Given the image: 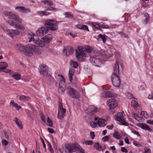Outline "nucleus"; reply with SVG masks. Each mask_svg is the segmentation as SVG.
I'll list each match as a JSON object with an SVG mask.
<instances>
[{
  "label": "nucleus",
  "mask_w": 153,
  "mask_h": 153,
  "mask_svg": "<svg viewBox=\"0 0 153 153\" xmlns=\"http://www.w3.org/2000/svg\"><path fill=\"white\" fill-rule=\"evenodd\" d=\"M92 50L93 52H96V54L94 56H90V61L93 65L95 66H99V65L102 62V61H105L106 59L110 57L107 54V52L101 51L99 53V48L97 49L96 47H93Z\"/></svg>",
  "instance_id": "1"
},
{
  "label": "nucleus",
  "mask_w": 153,
  "mask_h": 153,
  "mask_svg": "<svg viewBox=\"0 0 153 153\" xmlns=\"http://www.w3.org/2000/svg\"><path fill=\"white\" fill-rule=\"evenodd\" d=\"M3 14L9 19L14 20L15 21L14 22L12 20L8 21L7 22L10 25L13 26L16 29L23 31L25 30V27L23 25L21 24H18L19 23H21L23 21L22 19L18 16L8 11L4 12Z\"/></svg>",
  "instance_id": "2"
},
{
  "label": "nucleus",
  "mask_w": 153,
  "mask_h": 153,
  "mask_svg": "<svg viewBox=\"0 0 153 153\" xmlns=\"http://www.w3.org/2000/svg\"><path fill=\"white\" fill-rule=\"evenodd\" d=\"M92 48L88 46H85V48L80 46L75 50L76 57L78 60L82 61L83 56L86 57V53H89L92 51Z\"/></svg>",
  "instance_id": "3"
},
{
  "label": "nucleus",
  "mask_w": 153,
  "mask_h": 153,
  "mask_svg": "<svg viewBox=\"0 0 153 153\" xmlns=\"http://www.w3.org/2000/svg\"><path fill=\"white\" fill-rule=\"evenodd\" d=\"M120 75L118 63L117 62L114 65V73L112 74L111 78L113 85L116 87H119L120 85Z\"/></svg>",
  "instance_id": "4"
},
{
  "label": "nucleus",
  "mask_w": 153,
  "mask_h": 153,
  "mask_svg": "<svg viewBox=\"0 0 153 153\" xmlns=\"http://www.w3.org/2000/svg\"><path fill=\"white\" fill-rule=\"evenodd\" d=\"M32 47H33V46H30V45L24 46L22 44H17L15 46V48L16 50L29 56V55H30L32 54V50L31 49L33 48Z\"/></svg>",
  "instance_id": "5"
},
{
  "label": "nucleus",
  "mask_w": 153,
  "mask_h": 153,
  "mask_svg": "<svg viewBox=\"0 0 153 153\" xmlns=\"http://www.w3.org/2000/svg\"><path fill=\"white\" fill-rule=\"evenodd\" d=\"M45 25L47 26L48 30L54 31L58 29V22L53 19H47L45 21Z\"/></svg>",
  "instance_id": "6"
},
{
  "label": "nucleus",
  "mask_w": 153,
  "mask_h": 153,
  "mask_svg": "<svg viewBox=\"0 0 153 153\" xmlns=\"http://www.w3.org/2000/svg\"><path fill=\"white\" fill-rule=\"evenodd\" d=\"M29 42L35 43L37 46L42 47L44 46L46 43H48L51 40V39H29Z\"/></svg>",
  "instance_id": "7"
},
{
  "label": "nucleus",
  "mask_w": 153,
  "mask_h": 153,
  "mask_svg": "<svg viewBox=\"0 0 153 153\" xmlns=\"http://www.w3.org/2000/svg\"><path fill=\"white\" fill-rule=\"evenodd\" d=\"M67 91L68 95L73 98L78 99L80 97L79 93L73 88L68 87L67 88Z\"/></svg>",
  "instance_id": "8"
},
{
  "label": "nucleus",
  "mask_w": 153,
  "mask_h": 153,
  "mask_svg": "<svg viewBox=\"0 0 153 153\" xmlns=\"http://www.w3.org/2000/svg\"><path fill=\"white\" fill-rule=\"evenodd\" d=\"M48 30L47 27H42L38 29L36 32V34L38 36H43L48 33Z\"/></svg>",
  "instance_id": "9"
},
{
  "label": "nucleus",
  "mask_w": 153,
  "mask_h": 153,
  "mask_svg": "<svg viewBox=\"0 0 153 153\" xmlns=\"http://www.w3.org/2000/svg\"><path fill=\"white\" fill-rule=\"evenodd\" d=\"M76 143L67 144L65 146V151L66 153H72L75 152Z\"/></svg>",
  "instance_id": "10"
},
{
  "label": "nucleus",
  "mask_w": 153,
  "mask_h": 153,
  "mask_svg": "<svg viewBox=\"0 0 153 153\" xmlns=\"http://www.w3.org/2000/svg\"><path fill=\"white\" fill-rule=\"evenodd\" d=\"M115 119L117 121H120V124L126 126H128V123L123 120L124 117L122 113L121 112L118 113L117 116H116V115Z\"/></svg>",
  "instance_id": "11"
},
{
  "label": "nucleus",
  "mask_w": 153,
  "mask_h": 153,
  "mask_svg": "<svg viewBox=\"0 0 153 153\" xmlns=\"http://www.w3.org/2000/svg\"><path fill=\"white\" fill-rule=\"evenodd\" d=\"M97 108L94 105H90L88 107V109L86 111V114L90 116H94V113L97 111Z\"/></svg>",
  "instance_id": "12"
},
{
  "label": "nucleus",
  "mask_w": 153,
  "mask_h": 153,
  "mask_svg": "<svg viewBox=\"0 0 153 153\" xmlns=\"http://www.w3.org/2000/svg\"><path fill=\"white\" fill-rule=\"evenodd\" d=\"M107 104L110 109L114 108L117 106L116 100L114 98L110 99L107 101Z\"/></svg>",
  "instance_id": "13"
},
{
  "label": "nucleus",
  "mask_w": 153,
  "mask_h": 153,
  "mask_svg": "<svg viewBox=\"0 0 153 153\" xmlns=\"http://www.w3.org/2000/svg\"><path fill=\"white\" fill-rule=\"evenodd\" d=\"M48 67L47 65H42L40 67V73L44 76H49L48 74Z\"/></svg>",
  "instance_id": "14"
},
{
  "label": "nucleus",
  "mask_w": 153,
  "mask_h": 153,
  "mask_svg": "<svg viewBox=\"0 0 153 153\" xmlns=\"http://www.w3.org/2000/svg\"><path fill=\"white\" fill-rule=\"evenodd\" d=\"M74 51V49L71 46H67L65 47L63 50V54L66 56H68L72 55Z\"/></svg>",
  "instance_id": "15"
},
{
  "label": "nucleus",
  "mask_w": 153,
  "mask_h": 153,
  "mask_svg": "<svg viewBox=\"0 0 153 153\" xmlns=\"http://www.w3.org/2000/svg\"><path fill=\"white\" fill-rule=\"evenodd\" d=\"M62 78V79L59 82L58 88L59 91H61V92H64L66 89V85L65 79L63 76Z\"/></svg>",
  "instance_id": "16"
},
{
  "label": "nucleus",
  "mask_w": 153,
  "mask_h": 153,
  "mask_svg": "<svg viewBox=\"0 0 153 153\" xmlns=\"http://www.w3.org/2000/svg\"><path fill=\"white\" fill-rule=\"evenodd\" d=\"M20 33V31L18 30L9 29L7 34L9 36L11 37H13Z\"/></svg>",
  "instance_id": "17"
},
{
  "label": "nucleus",
  "mask_w": 153,
  "mask_h": 153,
  "mask_svg": "<svg viewBox=\"0 0 153 153\" xmlns=\"http://www.w3.org/2000/svg\"><path fill=\"white\" fill-rule=\"evenodd\" d=\"M33 46V48H31V49L32 50L31 51V53L32 54L30 55H29V56H33V52H34L35 53L39 54L41 53L42 52V50L38 48L37 47H36L34 45L32 44H30V46Z\"/></svg>",
  "instance_id": "18"
},
{
  "label": "nucleus",
  "mask_w": 153,
  "mask_h": 153,
  "mask_svg": "<svg viewBox=\"0 0 153 153\" xmlns=\"http://www.w3.org/2000/svg\"><path fill=\"white\" fill-rule=\"evenodd\" d=\"M66 110L65 109L58 110L57 118L60 120L62 119L64 117L65 114L66 112Z\"/></svg>",
  "instance_id": "19"
},
{
  "label": "nucleus",
  "mask_w": 153,
  "mask_h": 153,
  "mask_svg": "<svg viewBox=\"0 0 153 153\" xmlns=\"http://www.w3.org/2000/svg\"><path fill=\"white\" fill-rule=\"evenodd\" d=\"M102 95L104 98L113 97L114 96V94L110 91H104L102 93Z\"/></svg>",
  "instance_id": "20"
},
{
  "label": "nucleus",
  "mask_w": 153,
  "mask_h": 153,
  "mask_svg": "<svg viewBox=\"0 0 153 153\" xmlns=\"http://www.w3.org/2000/svg\"><path fill=\"white\" fill-rule=\"evenodd\" d=\"M107 121L104 119L100 118L98 119L97 123L100 127H104L107 124Z\"/></svg>",
  "instance_id": "21"
},
{
  "label": "nucleus",
  "mask_w": 153,
  "mask_h": 153,
  "mask_svg": "<svg viewBox=\"0 0 153 153\" xmlns=\"http://www.w3.org/2000/svg\"><path fill=\"white\" fill-rule=\"evenodd\" d=\"M75 152L76 153H85L84 150L78 144L76 143L75 145Z\"/></svg>",
  "instance_id": "22"
},
{
  "label": "nucleus",
  "mask_w": 153,
  "mask_h": 153,
  "mask_svg": "<svg viewBox=\"0 0 153 153\" xmlns=\"http://www.w3.org/2000/svg\"><path fill=\"white\" fill-rule=\"evenodd\" d=\"M138 126L144 130H147L149 131H151L152 129L146 124L140 123L138 124Z\"/></svg>",
  "instance_id": "23"
},
{
  "label": "nucleus",
  "mask_w": 153,
  "mask_h": 153,
  "mask_svg": "<svg viewBox=\"0 0 153 153\" xmlns=\"http://www.w3.org/2000/svg\"><path fill=\"white\" fill-rule=\"evenodd\" d=\"M76 27L79 29L85 30L87 31H89L88 27L85 25L78 24L76 25Z\"/></svg>",
  "instance_id": "24"
},
{
  "label": "nucleus",
  "mask_w": 153,
  "mask_h": 153,
  "mask_svg": "<svg viewBox=\"0 0 153 153\" xmlns=\"http://www.w3.org/2000/svg\"><path fill=\"white\" fill-rule=\"evenodd\" d=\"M75 72V70L74 69L72 68H70L68 73V76L69 78V80L70 82H72L73 78L72 77L74 75Z\"/></svg>",
  "instance_id": "25"
},
{
  "label": "nucleus",
  "mask_w": 153,
  "mask_h": 153,
  "mask_svg": "<svg viewBox=\"0 0 153 153\" xmlns=\"http://www.w3.org/2000/svg\"><path fill=\"white\" fill-rule=\"evenodd\" d=\"M18 96L19 97V100L21 101H29L30 99L28 97L24 95H22Z\"/></svg>",
  "instance_id": "26"
},
{
  "label": "nucleus",
  "mask_w": 153,
  "mask_h": 153,
  "mask_svg": "<svg viewBox=\"0 0 153 153\" xmlns=\"http://www.w3.org/2000/svg\"><path fill=\"white\" fill-rule=\"evenodd\" d=\"M15 121L18 126L19 128L20 129H22V122L20 120H19L17 117H16L15 118Z\"/></svg>",
  "instance_id": "27"
},
{
  "label": "nucleus",
  "mask_w": 153,
  "mask_h": 153,
  "mask_svg": "<svg viewBox=\"0 0 153 153\" xmlns=\"http://www.w3.org/2000/svg\"><path fill=\"white\" fill-rule=\"evenodd\" d=\"M42 2L49 6H52L53 4L52 2L48 0H42Z\"/></svg>",
  "instance_id": "28"
},
{
  "label": "nucleus",
  "mask_w": 153,
  "mask_h": 153,
  "mask_svg": "<svg viewBox=\"0 0 153 153\" xmlns=\"http://www.w3.org/2000/svg\"><path fill=\"white\" fill-rule=\"evenodd\" d=\"M12 77L16 80H18L20 79L21 75L18 73L16 72L12 75Z\"/></svg>",
  "instance_id": "29"
},
{
  "label": "nucleus",
  "mask_w": 153,
  "mask_h": 153,
  "mask_svg": "<svg viewBox=\"0 0 153 153\" xmlns=\"http://www.w3.org/2000/svg\"><path fill=\"white\" fill-rule=\"evenodd\" d=\"M113 137L117 139H120L121 138L120 134H119L118 131H114Z\"/></svg>",
  "instance_id": "30"
},
{
  "label": "nucleus",
  "mask_w": 153,
  "mask_h": 153,
  "mask_svg": "<svg viewBox=\"0 0 153 153\" xmlns=\"http://www.w3.org/2000/svg\"><path fill=\"white\" fill-rule=\"evenodd\" d=\"M24 7L23 6H17L15 7V9L18 12L23 13L24 8Z\"/></svg>",
  "instance_id": "31"
},
{
  "label": "nucleus",
  "mask_w": 153,
  "mask_h": 153,
  "mask_svg": "<svg viewBox=\"0 0 153 153\" xmlns=\"http://www.w3.org/2000/svg\"><path fill=\"white\" fill-rule=\"evenodd\" d=\"M92 25L95 28L97 29H101V24L94 22L92 23Z\"/></svg>",
  "instance_id": "32"
},
{
  "label": "nucleus",
  "mask_w": 153,
  "mask_h": 153,
  "mask_svg": "<svg viewBox=\"0 0 153 153\" xmlns=\"http://www.w3.org/2000/svg\"><path fill=\"white\" fill-rule=\"evenodd\" d=\"M70 65L71 66L74 67L75 68H76L78 66L77 62L73 60H71L70 62Z\"/></svg>",
  "instance_id": "33"
},
{
  "label": "nucleus",
  "mask_w": 153,
  "mask_h": 153,
  "mask_svg": "<svg viewBox=\"0 0 153 153\" xmlns=\"http://www.w3.org/2000/svg\"><path fill=\"white\" fill-rule=\"evenodd\" d=\"M1 27L3 30L7 33L9 29L7 28L6 25L3 23H2L1 24Z\"/></svg>",
  "instance_id": "34"
},
{
  "label": "nucleus",
  "mask_w": 153,
  "mask_h": 153,
  "mask_svg": "<svg viewBox=\"0 0 153 153\" xmlns=\"http://www.w3.org/2000/svg\"><path fill=\"white\" fill-rule=\"evenodd\" d=\"M94 147L98 151H101L102 149L101 146H100L98 142H97L94 145Z\"/></svg>",
  "instance_id": "35"
},
{
  "label": "nucleus",
  "mask_w": 153,
  "mask_h": 153,
  "mask_svg": "<svg viewBox=\"0 0 153 153\" xmlns=\"http://www.w3.org/2000/svg\"><path fill=\"white\" fill-rule=\"evenodd\" d=\"M145 16L146 17V19L144 21L143 23L145 24H147L149 21V16L148 14H145Z\"/></svg>",
  "instance_id": "36"
},
{
  "label": "nucleus",
  "mask_w": 153,
  "mask_h": 153,
  "mask_svg": "<svg viewBox=\"0 0 153 153\" xmlns=\"http://www.w3.org/2000/svg\"><path fill=\"white\" fill-rule=\"evenodd\" d=\"M8 66L6 62H1L0 64V67H2L3 70L4 69Z\"/></svg>",
  "instance_id": "37"
},
{
  "label": "nucleus",
  "mask_w": 153,
  "mask_h": 153,
  "mask_svg": "<svg viewBox=\"0 0 153 153\" xmlns=\"http://www.w3.org/2000/svg\"><path fill=\"white\" fill-rule=\"evenodd\" d=\"M37 15L40 16H42L45 15L46 14H45V11H39L37 12Z\"/></svg>",
  "instance_id": "38"
},
{
  "label": "nucleus",
  "mask_w": 153,
  "mask_h": 153,
  "mask_svg": "<svg viewBox=\"0 0 153 153\" xmlns=\"http://www.w3.org/2000/svg\"><path fill=\"white\" fill-rule=\"evenodd\" d=\"M31 12V9L28 7H25L24 8L23 13H27Z\"/></svg>",
  "instance_id": "39"
},
{
  "label": "nucleus",
  "mask_w": 153,
  "mask_h": 153,
  "mask_svg": "<svg viewBox=\"0 0 153 153\" xmlns=\"http://www.w3.org/2000/svg\"><path fill=\"white\" fill-rule=\"evenodd\" d=\"M138 103L135 100H132L131 102V105L133 107H137L138 106Z\"/></svg>",
  "instance_id": "40"
},
{
  "label": "nucleus",
  "mask_w": 153,
  "mask_h": 153,
  "mask_svg": "<svg viewBox=\"0 0 153 153\" xmlns=\"http://www.w3.org/2000/svg\"><path fill=\"white\" fill-rule=\"evenodd\" d=\"M35 35V34L34 33L32 32H29L28 33V38H34Z\"/></svg>",
  "instance_id": "41"
},
{
  "label": "nucleus",
  "mask_w": 153,
  "mask_h": 153,
  "mask_svg": "<svg viewBox=\"0 0 153 153\" xmlns=\"http://www.w3.org/2000/svg\"><path fill=\"white\" fill-rule=\"evenodd\" d=\"M140 114L141 116H143L144 117L147 118L149 116L147 113L145 111H142L141 112Z\"/></svg>",
  "instance_id": "42"
},
{
  "label": "nucleus",
  "mask_w": 153,
  "mask_h": 153,
  "mask_svg": "<svg viewBox=\"0 0 153 153\" xmlns=\"http://www.w3.org/2000/svg\"><path fill=\"white\" fill-rule=\"evenodd\" d=\"M47 122L49 126L50 127H52L53 126V123L52 122L51 120L49 119V117L48 118Z\"/></svg>",
  "instance_id": "43"
},
{
  "label": "nucleus",
  "mask_w": 153,
  "mask_h": 153,
  "mask_svg": "<svg viewBox=\"0 0 153 153\" xmlns=\"http://www.w3.org/2000/svg\"><path fill=\"white\" fill-rule=\"evenodd\" d=\"M108 37L106 36L105 34L102 35L101 34H99L97 38H107Z\"/></svg>",
  "instance_id": "44"
},
{
  "label": "nucleus",
  "mask_w": 153,
  "mask_h": 153,
  "mask_svg": "<svg viewBox=\"0 0 153 153\" xmlns=\"http://www.w3.org/2000/svg\"><path fill=\"white\" fill-rule=\"evenodd\" d=\"M119 35L121 37L123 38H126L128 37L127 35L125 34L122 33V32H119Z\"/></svg>",
  "instance_id": "45"
},
{
  "label": "nucleus",
  "mask_w": 153,
  "mask_h": 153,
  "mask_svg": "<svg viewBox=\"0 0 153 153\" xmlns=\"http://www.w3.org/2000/svg\"><path fill=\"white\" fill-rule=\"evenodd\" d=\"M132 117L138 121H139L140 120V117L138 116L136 114H133L132 115Z\"/></svg>",
  "instance_id": "46"
},
{
  "label": "nucleus",
  "mask_w": 153,
  "mask_h": 153,
  "mask_svg": "<svg viewBox=\"0 0 153 153\" xmlns=\"http://www.w3.org/2000/svg\"><path fill=\"white\" fill-rule=\"evenodd\" d=\"M126 95L130 99L134 98L133 95L130 92H127L126 93Z\"/></svg>",
  "instance_id": "47"
},
{
  "label": "nucleus",
  "mask_w": 153,
  "mask_h": 153,
  "mask_svg": "<svg viewBox=\"0 0 153 153\" xmlns=\"http://www.w3.org/2000/svg\"><path fill=\"white\" fill-rule=\"evenodd\" d=\"M86 145H91L93 143L92 141L91 140H86L84 141Z\"/></svg>",
  "instance_id": "48"
},
{
  "label": "nucleus",
  "mask_w": 153,
  "mask_h": 153,
  "mask_svg": "<svg viewBox=\"0 0 153 153\" xmlns=\"http://www.w3.org/2000/svg\"><path fill=\"white\" fill-rule=\"evenodd\" d=\"M10 104L12 106L15 108L18 106V104L15 103L13 100L11 101L10 102Z\"/></svg>",
  "instance_id": "49"
},
{
  "label": "nucleus",
  "mask_w": 153,
  "mask_h": 153,
  "mask_svg": "<svg viewBox=\"0 0 153 153\" xmlns=\"http://www.w3.org/2000/svg\"><path fill=\"white\" fill-rule=\"evenodd\" d=\"M109 28V26L105 24H101V29L102 28L108 29Z\"/></svg>",
  "instance_id": "50"
},
{
  "label": "nucleus",
  "mask_w": 153,
  "mask_h": 153,
  "mask_svg": "<svg viewBox=\"0 0 153 153\" xmlns=\"http://www.w3.org/2000/svg\"><path fill=\"white\" fill-rule=\"evenodd\" d=\"M133 144L137 147H141L142 146L140 144L135 141L133 142Z\"/></svg>",
  "instance_id": "51"
},
{
  "label": "nucleus",
  "mask_w": 153,
  "mask_h": 153,
  "mask_svg": "<svg viewBox=\"0 0 153 153\" xmlns=\"http://www.w3.org/2000/svg\"><path fill=\"white\" fill-rule=\"evenodd\" d=\"M40 116L42 120L44 122L46 121L45 117L42 113L41 112L40 114Z\"/></svg>",
  "instance_id": "52"
},
{
  "label": "nucleus",
  "mask_w": 153,
  "mask_h": 153,
  "mask_svg": "<svg viewBox=\"0 0 153 153\" xmlns=\"http://www.w3.org/2000/svg\"><path fill=\"white\" fill-rule=\"evenodd\" d=\"M40 139L41 140L42 142V143H43V147L45 149V152H46L47 151V150H46V145L45 144L44 141L43 140L41 137H40Z\"/></svg>",
  "instance_id": "53"
},
{
  "label": "nucleus",
  "mask_w": 153,
  "mask_h": 153,
  "mask_svg": "<svg viewBox=\"0 0 153 153\" xmlns=\"http://www.w3.org/2000/svg\"><path fill=\"white\" fill-rule=\"evenodd\" d=\"M63 109H65V108H63V105L62 103L60 102L59 103V106H58V110H62Z\"/></svg>",
  "instance_id": "54"
},
{
  "label": "nucleus",
  "mask_w": 153,
  "mask_h": 153,
  "mask_svg": "<svg viewBox=\"0 0 153 153\" xmlns=\"http://www.w3.org/2000/svg\"><path fill=\"white\" fill-rule=\"evenodd\" d=\"M110 139V138L108 136H106L102 138V140L104 142Z\"/></svg>",
  "instance_id": "55"
},
{
  "label": "nucleus",
  "mask_w": 153,
  "mask_h": 153,
  "mask_svg": "<svg viewBox=\"0 0 153 153\" xmlns=\"http://www.w3.org/2000/svg\"><path fill=\"white\" fill-rule=\"evenodd\" d=\"M121 150L123 152H125V153H127L128 152L127 149L124 147H122Z\"/></svg>",
  "instance_id": "56"
},
{
  "label": "nucleus",
  "mask_w": 153,
  "mask_h": 153,
  "mask_svg": "<svg viewBox=\"0 0 153 153\" xmlns=\"http://www.w3.org/2000/svg\"><path fill=\"white\" fill-rule=\"evenodd\" d=\"M90 124L91 126L93 128H95L96 127V124L93 121L91 122Z\"/></svg>",
  "instance_id": "57"
},
{
  "label": "nucleus",
  "mask_w": 153,
  "mask_h": 153,
  "mask_svg": "<svg viewBox=\"0 0 153 153\" xmlns=\"http://www.w3.org/2000/svg\"><path fill=\"white\" fill-rule=\"evenodd\" d=\"M47 10L49 11L53 10L55 11L57 10L55 8L52 7H48L47 9Z\"/></svg>",
  "instance_id": "58"
},
{
  "label": "nucleus",
  "mask_w": 153,
  "mask_h": 153,
  "mask_svg": "<svg viewBox=\"0 0 153 153\" xmlns=\"http://www.w3.org/2000/svg\"><path fill=\"white\" fill-rule=\"evenodd\" d=\"M90 134L91 139H94L95 136L94 132L92 131L90 132Z\"/></svg>",
  "instance_id": "59"
},
{
  "label": "nucleus",
  "mask_w": 153,
  "mask_h": 153,
  "mask_svg": "<svg viewBox=\"0 0 153 153\" xmlns=\"http://www.w3.org/2000/svg\"><path fill=\"white\" fill-rule=\"evenodd\" d=\"M2 143L4 145L6 146L8 144V142L5 140H2Z\"/></svg>",
  "instance_id": "60"
},
{
  "label": "nucleus",
  "mask_w": 153,
  "mask_h": 153,
  "mask_svg": "<svg viewBox=\"0 0 153 153\" xmlns=\"http://www.w3.org/2000/svg\"><path fill=\"white\" fill-rule=\"evenodd\" d=\"M4 72L6 73H9L10 74H12L13 73L12 71L11 70H6L5 69H4Z\"/></svg>",
  "instance_id": "61"
},
{
  "label": "nucleus",
  "mask_w": 153,
  "mask_h": 153,
  "mask_svg": "<svg viewBox=\"0 0 153 153\" xmlns=\"http://www.w3.org/2000/svg\"><path fill=\"white\" fill-rule=\"evenodd\" d=\"M47 130L50 133L52 134L53 132H54V131L53 129V128H48L47 129Z\"/></svg>",
  "instance_id": "62"
},
{
  "label": "nucleus",
  "mask_w": 153,
  "mask_h": 153,
  "mask_svg": "<svg viewBox=\"0 0 153 153\" xmlns=\"http://www.w3.org/2000/svg\"><path fill=\"white\" fill-rule=\"evenodd\" d=\"M132 133L134 134H136L138 136H140V134L139 133V132L136 131H132Z\"/></svg>",
  "instance_id": "63"
},
{
  "label": "nucleus",
  "mask_w": 153,
  "mask_h": 153,
  "mask_svg": "<svg viewBox=\"0 0 153 153\" xmlns=\"http://www.w3.org/2000/svg\"><path fill=\"white\" fill-rule=\"evenodd\" d=\"M147 123H149L150 125H153V120H147L146 121Z\"/></svg>",
  "instance_id": "64"
}]
</instances>
